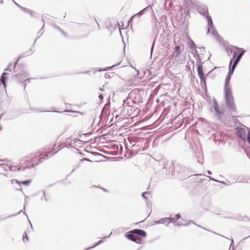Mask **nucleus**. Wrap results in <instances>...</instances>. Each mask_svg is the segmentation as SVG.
<instances>
[{
    "instance_id": "55",
    "label": "nucleus",
    "mask_w": 250,
    "mask_h": 250,
    "mask_svg": "<svg viewBox=\"0 0 250 250\" xmlns=\"http://www.w3.org/2000/svg\"><path fill=\"white\" fill-rule=\"evenodd\" d=\"M207 173H208V174L209 175H211V174H212V172H211V171H210V170H208V171H207Z\"/></svg>"
},
{
    "instance_id": "15",
    "label": "nucleus",
    "mask_w": 250,
    "mask_h": 250,
    "mask_svg": "<svg viewBox=\"0 0 250 250\" xmlns=\"http://www.w3.org/2000/svg\"><path fill=\"white\" fill-rule=\"evenodd\" d=\"M8 73L3 72L0 78V82L2 84L3 86L5 87L6 84V82L7 80V75H8Z\"/></svg>"
},
{
    "instance_id": "19",
    "label": "nucleus",
    "mask_w": 250,
    "mask_h": 250,
    "mask_svg": "<svg viewBox=\"0 0 250 250\" xmlns=\"http://www.w3.org/2000/svg\"><path fill=\"white\" fill-rule=\"evenodd\" d=\"M181 53V47L179 45H176L174 48L173 56L175 58H179Z\"/></svg>"
},
{
    "instance_id": "44",
    "label": "nucleus",
    "mask_w": 250,
    "mask_h": 250,
    "mask_svg": "<svg viewBox=\"0 0 250 250\" xmlns=\"http://www.w3.org/2000/svg\"><path fill=\"white\" fill-rule=\"evenodd\" d=\"M99 98L101 100H102L104 98V96L103 95V94H100L99 96Z\"/></svg>"
},
{
    "instance_id": "60",
    "label": "nucleus",
    "mask_w": 250,
    "mask_h": 250,
    "mask_svg": "<svg viewBox=\"0 0 250 250\" xmlns=\"http://www.w3.org/2000/svg\"><path fill=\"white\" fill-rule=\"evenodd\" d=\"M134 17H133V16L130 18V20H129V21H131L132 20V19L134 18Z\"/></svg>"
},
{
    "instance_id": "16",
    "label": "nucleus",
    "mask_w": 250,
    "mask_h": 250,
    "mask_svg": "<svg viewBox=\"0 0 250 250\" xmlns=\"http://www.w3.org/2000/svg\"><path fill=\"white\" fill-rule=\"evenodd\" d=\"M42 192V195L41 197V201L42 202L47 203L49 200V196L47 195L46 194V192L45 190H42L41 191H39L38 193Z\"/></svg>"
},
{
    "instance_id": "14",
    "label": "nucleus",
    "mask_w": 250,
    "mask_h": 250,
    "mask_svg": "<svg viewBox=\"0 0 250 250\" xmlns=\"http://www.w3.org/2000/svg\"><path fill=\"white\" fill-rule=\"evenodd\" d=\"M135 234L138 235L142 237L145 238L147 234L145 230L139 229H133Z\"/></svg>"
},
{
    "instance_id": "38",
    "label": "nucleus",
    "mask_w": 250,
    "mask_h": 250,
    "mask_svg": "<svg viewBox=\"0 0 250 250\" xmlns=\"http://www.w3.org/2000/svg\"><path fill=\"white\" fill-rule=\"evenodd\" d=\"M192 51H193V52H193V53L195 55H196V56H197L198 57V59H197V61L198 60V59H199V58L201 60V59H200V58H199V55H198V52H197V50L196 49L195 50H192Z\"/></svg>"
},
{
    "instance_id": "12",
    "label": "nucleus",
    "mask_w": 250,
    "mask_h": 250,
    "mask_svg": "<svg viewBox=\"0 0 250 250\" xmlns=\"http://www.w3.org/2000/svg\"><path fill=\"white\" fill-rule=\"evenodd\" d=\"M184 14H185V17L184 18L183 22L187 25L188 23V19L190 18L189 7L186 6L185 7L184 10Z\"/></svg>"
},
{
    "instance_id": "43",
    "label": "nucleus",
    "mask_w": 250,
    "mask_h": 250,
    "mask_svg": "<svg viewBox=\"0 0 250 250\" xmlns=\"http://www.w3.org/2000/svg\"><path fill=\"white\" fill-rule=\"evenodd\" d=\"M219 183H221L223 185H227V186H229V185L227 183H226V182H225L224 181H220V182H219Z\"/></svg>"
},
{
    "instance_id": "41",
    "label": "nucleus",
    "mask_w": 250,
    "mask_h": 250,
    "mask_svg": "<svg viewBox=\"0 0 250 250\" xmlns=\"http://www.w3.org/2000/svg\"><path fill=\"white\" fill-rule=\"evenodd\" d=\"M5 71H11V68L7 66L5 69Z\"/></svg>"
},
{
    "instance_id": "32",
    "label": "nucleus",
    "mask_w": 250,
    "mask_h": 250,
    "mask_svg": "<svg viewBox=\"0 0 250 250\" xmlns=\"http://www.w3.org/2000/svg\"><path fill=\"white\" fill-rule=\"evenodd\" d=\"M9 168L11 171H16L17 170H20L21 169L20 167L18 168L17 166H11L10 167H9Z\"/></svg>"
},
{
    "instance_id": "26",
    "label": "nucleus",
    "mask_w": 250,
    "mask_h": 250,
    "mask_svg": "<svg viewBox=\"0 0 250 250\" xmlns=\"http://www.w3.org/2000/svg\"><path fill=\"white\" fill-rule=\"evenodd\" d=\"M114 74V72L106 73L105 74L104 77L106 79H110L113 76Z\"/></svg>"
},
{
    "instance_id": "33",
    "label": "nucleus",
    "mask_w": 250,
    "mask_h": 250,
    "mask_svg": "<svg viewBox=\"0 0 250 250\" xmlns=\"http://www.w3.org/2000/svg\"><path fill=\"white\" fill-rule=\"evenodd\" d=\"M148 193V192L146 191V192H144L142 193V197L146 200L147 204H148L147 200H148V199L147 197H146L145 196V194H147Z\"/></svg>"
},
{
    "instance_id": "29",
    "label": "nucleus",
    "mask_w": 250,
    "mask_h": 250,
    "mask_svg": "<svg viewBox=\"0 0 250 250\" xmlns=\"http://www.w3.org/2000/svg\"><path fill=\"white\" fill-rule=\"evenodd\" d=\"M135 241H134L133 242H134L137 244H141L143 243V241L142 239L141 238L135 237Z\"/></svg>"
},
{
    "instance_id": "9",
    "label": "nucleus",
    "mask_w": 250,
    "mask_h": 250,
    "mask_svg": "<svg viewBox=\"0 0 250 250\" xmlns=\"http://www.w3.org/2000/svg\"><path fill=\"white\" fill-rule=\"evenodd\" d=\"M208 30H207V33H209L210 32V30L211 34L214 36L215 37H218L219 34L217 31V30L215 29V27L213 25L212 20L209 18L208 21Z\"/></svg>"
},
{
    "instance_id": "64",
    "label": "nucleus",
    "mask_w": 250,
    "mask_h": 250,
    "mask_svg": "<svg viewBox=\"0 0 250 250\" xmlns=\"http://www.w3.org/2000/svg\"><path fill=\"white\" fill-rule=\"evenodd\" d=\"M15 4L16 5H17L18 7H19V5H19V4H18L17 2H16Z\"/></svg>"
},
{
    "instance_id": "49",
    "label": "nucleus",
    "mask_w": 250,
    "mask_h": 250,
    "mask_svg": "<svg viewBox=\"0 0 250 250\" xmlns=\"http://www.w3.org/2000/svg\"><path fill=\"white\" fill-rule=\"evenodd\" d=\"M154 44H155V42H153L152 45V46H151V52H152L153 51V47H154Z\"/></svg>"
},
{
    "instance_id": "58",
    "label": "nucleus",
    "mask_w": 250,
    "mask_h": 250,
    "mask_svg": "<svg viewBox=\"0 0 250 250\" xmlns=\"http://www.w3.org/2000/svg\"><path fill=\"white\" fill-rule=\"evenodd\" d=\"M8 67L10 68L11 66H12V63H9L8 65Z\"/></svg>"
},
{
    "instance_id": "31",
    "label": "nucleus",
    "mask_w": 250,
    "mask_h": 250,
    "mask_svg": "<svg viewBox=\"0 0 250 250\" xmlns=\"http://www.w3.org/2000/svg\"><path fill=\"white\" fill-rule=\"evenodd\" d=\"M247 129L248 130V133L247 134V141H248V143L250 145V128L247 127Z\"/></svg>"
},
{
    "instance_id": "48",
    "label": "nucleus",
    "mask_w": 250,
    "mask_h": 250,
    "mask_svg": "<svg viewBox=\"0 0 250 250\" xmlns=\"http://www.w3.org/2000/svg\"><path fill=\"white\" fill-rule=\"evenodd\" d=\"M39 38V37H38V38H37L36 39V40H35V41H34V43H33V45L32 46V47H33L34 46V45H35L36 42L37 40Z\"/></svg>"
},
{
    "instance_id": "18",
    "label": "nucleus",
    "mask_w": 250,
    "mask_h": 250,
    "mask_svg": "<svg viewBox=\"0 0 250 250\" xmlns=\"http://www.w3.org/2000/svg\"><path fill=\"white\" fill-rule=\"evenodd\" d=\"M52 151H48L47 153H45L44 154H42L41 155V157L40 158V159H39V162L36 163V165H38V164L42 163V162L43 160H46V159H48L49 158L48 155H49V154H51L52 153Z\"/></svg>"
},
{
    "instance_id": "17",
    "label": "nucleus",
    "mask_w": 250,
    "mask_h": 250,
    "mask_svg": "<svg viewBox=\"0 0 250 250\" xmlns=\"http://www.w3.org/2000/svg\"><path fill=\"white\" fill-rule=\"evenodd\" d=\"M17 79H18L19 80V82L20 83H24V89H25L26 85L27 84L30 82V80L31 79H27L25 80H23V79H21V75L20 74H17L15 75Z\"/></svg>"
},
{
    "instance_id": "10",
    "label": "nucleus",
    "mask_w": 250,
    "mask_h": 250,
    "mask_svg": "<svg viewBox=\"0 0 250 250\" xmlns=\"http://www.w3.org/2000/svg\"><path fill=\"white\" fill-rule=\"evenodd\" d=\"M163 170L166 169V174L169 175L170 173L171 174H175L174 173V165L172 162H167L165 166L163 167Z\"/></svg>"
},
{
    "instance_id": "46",
    "label": "nucleus",
    "mask_w": 250,
    "mask_h": 250,
    "mask_svg": "<svg viewBox=\"0 0 250 250\" xmlns=\"http://www.w3.org/2000/svg\"><path fill=\"white\" fill-rule=\"evenodd\" d=\"M62 149V147H61L60 148H59V150H58V151H56V152H55L53 153L52 154V155H51V156H53V155H54V154H55L57 153H58V152L59 151L61 150Z\"/></svg>"
},
{
    "instance_id": "34",
    "label": "nucleus",
    "mask_w": 250,
    "mask_h": 250,
    "mask_svg": "<svg viewBox=\"0 0 250 250\" xmlns=\"http://www.w3.org/2000/svg\"><path fill=\"white\" fill-rule=\"evenodd\" d=\"M65 37H68L67 34L62 29H61L60 31Z\"/></svg>"
},
{
    "instance_id": "53",
    "label": "nucleus",
    "mask_w": 250,
    "mask_h": 250,
    "mask_svg": "<svg viewBox=\"0 0 250 250\" xmlns=\"http://www.w3.org/2000/svg\"><path fill=\"white\" fill-rule=\"evenodd\" d=\"M15 182H16V183H17V184H21V183H20V182H21V181H18V180H17V179H15Z\"/></svg>"
},
{
    "instance_id": "51",
    "label": "nucleus",
    "mask_w": 250,
    "mask_h": 250,
    "mask_svg": "<svg viewBox=\"0 0 250 250\" xmlns=\"http://www.w3.org/2000/svg\"><path fill=\"white\" fill-rule=\"evenodd\" d=\"M111 234H112V232H111V233L109 234V235L104 237V239H105V238H109V237L110 236V235H111Z\"/></svg>"
},
{
    "instance_id": "52",
    "label": "nucleus",
    "mask_w": 250,
    "mask_h": 250,
    "mask_svg": "<svg viewBox=\"0 0 250 250\" xmlns=\"http://www.w3.org/2000/svg\"><path fill=\"white\" fill-rule=\"evenodd\" d=\"M193 224H195V225H196L197 227H199V228H203V229H206L205 228H204L203 227H201L200 225L196 224L194 222V223H193Z\"/></svg>"
},
{
    "instance_id": "59",
    "label": "nucleus",
    "mask_w": 250,
    "mask_h": 250,
    "mask_svg": "<svg viewBox=\"0 0 250 250\" xmlns=\"http://www.w3.org/2000/svg\"><path fill=\"white\" fill-rule=\"evenodd\" d=\"M99 90H100V91H104V88H103V87H102H102H101V88H100Z\"/></svg>"
},
{
    "instance_id": "3",
    "label": "nucleus",
    "mask_w": 250,
    "mask_h": 250,
    "mask_svg": "<svg viewBox=\"0 0 250 250\" xmlns=\"http://www.w3.org/2000/svg\"><path fill=\"white\" fill-rule=\"evenodd\" d=\"M242 49H243L245 51V53L246 51L243 48H240L237 46L232 45L227 46L225 47V50L229 56L232 54V57L230 59L229 61V65H231L233 64L237 56L242 52Z\"/></svg>"
},
{
    "instance_id": "47",
    "label": "nucleus",
    "mask_w": 250,
    "mask_h": 250,
    "mask_svg": "<svg viewBox=\"0 0 250 250\" xmlns=\"http://www.w3.org/2000/svg\"><path fill=\"white\" fill-rule=\"evenodd\" d=\"M39 38V37H38V38H37L36 39V40H35V41H34V43H33V45L32 46V47H33L34 46V45H35L36 42L37 40Z\"/></svg>"
},
{
    "instance_id": "35",
    "label": "nucleus",
    "mask_w": 250,
    "mask_h": 250,
    "mask_svg": "<svg viewBox=\"0 0 250 250\" xmlns=\"http://www.w3.org/2000/svg\"><path fill=\"white\" fill-rule=\"evenodd\" d=\"M53 27L54 28L59 30V31H60V30L62 29L59 26H58L56 24H54L53 25Z\"/></svg>"
},
{
    "instance_id": "25",
    "label": "nucleus",
    "mask_w": 250,
    "mask_h": 250,
    "mask_svg": "<svg viewBox=\"0 0 250 250\" xmlns=\"http://www.w3.org/2000/svg\"><path fill=\"white\" fill-rule=\"evenodd\" d=\"M19 7L23 12L28 13L29 12H31V10L25 7H22L21 5H19Z\"/></svg>"
},
{
    "instance_id": "62",
    "label": "nucleus",
    "mask_w": 250,
    "mask_h": 250,
    "mask_svg": "<svg viewBox=\"0 0 250 250\" xmlns=\"http://www.w3.org/2000/svg\"><path fill=\"white\" fill-rule=\"evenodd\" d=\"M3 2V0H0V3H2Z\"/></svg>"
},
{
    "instance_id": "24",
    "label": "nucleus",
    "mask_w": 250,
    "mask_h": 250,
    "mask_svg": "<svg viewBox=\"0 0 250 250\" xmlns=\"http://www.w3.org/2000/svg\"><path fill=\"white\" fill-rule=\"evenodd\" d=\"M167 218L168 219V222H167V224L166 225V226H168L169 223H174L175 224L176 220H175L174 218L171 217Z\"/></svg>"
},
{
    "instance_id": "23",
    "label": "nucleus",
    "mask_w": 250,
    "mask_h": 250,
    "mask_svg": "<svg viewBox=\"0 0 250 250\" xmlns=\"http://www.w3.org/2000/svg\"><path fill=\"white\" fill-rule=\"evenodd\" d=\"M190 223H194L193 221H189V223L187 224H182V223H175L174 226H177V227H181V226H187L189 225Z\"/></svg>"
},
{
    "instance_id": "6",
    "label": "nucleus",
    "mask_w": 250,
    "mask_h": 250,
    "mask_svg": "<svg viewBox=\"0 0 250 250\" xmlns=\"http://www.w3.org/2000/svg\"><path fill=\"white\" fill-rule=\"evenodd\" d=\"M196 10L200 15L203 16L208 21L209 18L212 19L211 16L208 14V7L204 4H200L196 5Z\"/></svg>"
},
{
    "instance_id": "20",
    "label": "nucleus",
    "mask_w": 250,
    "mask_h": 250,
    "mask_svg": "<svg viewBox=\"0 0 250 250\" xmlns=\"http://www.w3.org/2000/svg\"><path fill=\"white\" fill-rule=\"evenodd\" d=\"M167 222H168V218L165 217L160 219L158 221H155V223L156 224H165L166 225L167 224Z\"/></svg>"
},
{
    "instance_id": "42",
    "label": "nucleus",
    "mask_w": 250,
    "mask_h": 250,
    "mask_svg": "<svg viewBox=\"0 0 250 250\" xmlns=\"http://www.w3.org/2000/svg\"><path fill=\"white\" fill-rule=\"evenodd\" d=\"M63 112H69V113H72V112H75L74 111L71 110H66L63 111Z\"/></svg>"
},
{
    "instance_id": "36",
    "label": "nucleus",
    "mask_w": 250,
    "mask_h": 250,
    "mask_svg": "<svg viewBox=\"0 0 250 250\" xmlns=\"http://www.w3.org/2000/svg\"><path fill=\"white\" fill-rule=\"evenodd\" d=\"M208 177L209 178V180H211V181H214V182H217V183L220 182V181H219L218 180H216V179H215V178H213L212 177L208 176Z\"/></svg>"
},
{
    "instance_id": "13",
    "label": "nucleus",
    "mask_w": 250,
    "mask_h": 250,
    "mask_svg": "<svg viewBox=\"0 0 250 250\" xmlns=\"http://www.w3.org/2000/svg\"><path fill=\"white\" fill-rule=\"evenodd\" d=\"M135 233L134 232V230L133 229L132 230H131L128 232H127L125 235V236L128 240L131 241H135V236L134 235Z\"/></svg>"
},
{
    "instance_id": "1",
    "label": "nucleus",
    "mask_w": 250,
    "mask_h": 250,
    "mask_svg": "<svg viewBox=\"0 0 250 250\" xmlns=\"http://www.w3.org/2000/svg\"><path fill=\"white\" fill-rule=\"evenodd\" d=\"M245 54V51L243 49H242V52L241 53L238 55L233 64L231 65H229V72L228 75L226 78L225 84H224V90H231V87L229 85L230 80L231 77L232 75L233 74L235 69L236 68L237 64L240 61L241 58Z\"/></svg>"
},
{
    "instance_id": "63",
    "label": "nucleus",
    "mask_w": 250,
    "mask_h": 250,
    "mask_svg": "<svg viewBox=\"0 0 250 250\" xmlns=\"http://www.w3.org/2000/svg\"><path fill=\"white\" fill-rule=\"evenodd\" d=\"M250 236H250H248V237H247L244 238L243 239H244V240H245V239H246L247 238H248V237H249Z\"/></svg>"
},
{
    "instance_id": "54",
    "label": "nucleus",
    "mask_w": 250,
    "mask_h": 250,
    "mask_svg": "<svg viewBox=\"0 0 250 250\" xmlns=\"http://www.w3.org/2000/svg\"><path fill=\"white\" fill-rule=\"evenodd\" d=\"M46 112H54L61 113V112L57 111H46Z\"/></svg>"
},
{
    "instance_id": "8",
    "label": "nucleus",
    "mask_w": 250,
    "mask_h": 250,
    "mask_svg": "<svg viewBox=\"0 0 250 250\" xmlns=\"http://www.w3.org/2000/svg\"><path fill=\"white\" fill-rule=\"evenodd\" d=\"M235 134L237 138L243 142L247 141L246 132L245 129L241 127H236L235 128Z\"/></svg>"
},
{
    "instance_id": "22",
    "label": "nucleus",
    "mask_w": 250,
    "mask_h": 250,
    "mask_svg": "<svg viewBox=\"0 0 250 250\" xmlns=\"http://www.w3.org/2000/svg\"><path fill=\"white\" fill-rule=\"evenodd\" d=\"M118 64H115V65H113L112 66H108V67H106L104 68H103V69H101L100 68L99 69H98L97 71H99V72H101V71H107V70H110L111 69V68L115 66H117L118 65Z\"/></svg>"
},
{
    "instance_id": "57",
    "label": "nucleus",
    "mask_w": 250,
    "mask_h": 250,
    "mask_svg": "<svg viewBox=\"0 0 250 250\" xmlns=\"http://www.w3.org/2000/svg\"><path fill=\"white\" fill-rule=\"evenodd\" d=\"M28 221H29V223H30V226H31V229H33V227H32V225L31 223L30 222V220H28Z\"/></svg>"
},
{
    "instance_id": "2",
    "label": "nucleus",
    "mask_w": 250,
    "mask_h": 250,
    "mask_svg": "<svg viewBox=\"0 0 250 250\" xmlns=\"http://www.w3.org/2000/svg\"><path fill=\"white\" fill-rule=\"evenodd\" d=\"M224 91L225 102L227 108L229 112H236L237 109L231 90L228 89L224 90Z\"/></svg>"
},
{
    "instance_id": "40",
    "label": "nucleus",
    "mask_w": 250,
    "mask_h": 250,
    "mask_svg": "<svg viewBox=\"0 0 250 250\" xmlns=\"http://www.w3.org/2000/svg\"><path fill=\"white\" fill-rule=\"evenodd\" d=\"M34 11L31 10V12H29L28 14H29L31 17H34Z\"/></svg>"
},
{
    "instance_id": "5",
    "label": "nucleus",
    "mask_w": 250,
    "mask_h": 250,
    "mask_svg": "<svg viewBox=\"0 0 250 250\" xmlns=\"http://www.w3.org/2000/svg\"><path fill=\"white\" fill-rule=\"evenodd\" d=\"M182 173L186 177H189V174L192 173V169L190 167H186L181 164H177L174 165V173Z\"/></svg>"
},
{
    "instance_id": "56",
    "label": "nucleus",
    "mask_w": 250,
    "mask_h": 250,
    "mask_svg": "<svg viewBox=\"0 0 250 250\" xmlns=\"http://www.w3.org/2000/svg\"><path fill=\"white\" fill-rule=\"evenodd\" d=\"M93 154L94 155L96 156V155H100L99 153H98V152H94L93 153Z\"/></svg>"
},
{
    "instance_id": "39",
    "label": "nucleus",
    "mask_w": 250,
    "mask_h": 250,
    "mask_svg": "<svg viewBox=\"0 0 250 250\" xmlns=\"http://www.w3.org/2000/svg\"><path fill=\"white\" fill-rule=\"evenodd\" d=\"M89 72V71H80L78 72V74H87Z\"/></svg>"
},
{
    "instance_id": "61",
    "label": "nucleus",
    "mask_w": 250,
    "mask_h": 250,
    "mask_svg": "<svg viewBox=\"0 0 250 250\" xmlns=\"http://www.w3.org/2000/svg\"><path fill=\"white\" fill-rule=\"evenodd\" d=\"M200 49L201 50V51H202L203 50H205V48L204 47H201V48H200Z\"/></svg>"
},
{
    "instance_id": "28",
    "label": "nucleus",
    "mask_w": 250,
    "mask_h": 250,
    "mask_svg": "<svg viewBox=\"0 0 250 250\" xmlns=\"http://www.w3.org/2000/svg\"><path fill=\"white\" fill-rule=\"evenodd\" d=\"M25 240H26L27 241L29 240V238L27 236V234L26 231H25L22 235V240L24 242H25Z\"/></svg>"
},
{
    "instance_id": "30",
    "label": "nucleus",
    "mask_w": 250,
    "mask_h": 250,
    "mask_svg": "<svg viewBox=\"0 0 250 250\" xmlns=\"http://www.w3.org/2000/svg\"><path fill=\"white\" fill-rule=\"evenodd\" d=\"M145 9H146V8H144V9H142V10H141L140 11H139V12H138L137 13L134 14L133 15V17H135L136 16H141V15H142L143 14Z\"/></svg>"
},
{
    "instance_id": "37",
    "label": "nucleus",
    "mask_w": 250,
    "mask_h": 250,
    "mask_svg": "<svg viewBox=\"0 0 250 250\" xmlns=\"http://www.w3.org/2000/svg\"><path fill=\"white\" fill-rule=\"evenodd\" d=\"M180 218H181V215H180V214H179V213H177V214H176L175 215V218H175V220H176V221H177V220H179Z\"/></svg>"
},
{
    "instance_id": "7",
    "label": "nucleus",
    "mask_w": 250,
    "mask_h": 250,
    "mask_svg": "<svg viewBox=\"0 0 250 250\" xmlns=\"http://www.w3.org/2000/svg\"><path fill=\"white\" fill-rule=\"evenodd\" d=\"M213 109L215 111V116H216L218 120L221 121V116L225 114V110L220 109L218 102L217 100L215 98H214L213 100Z\"/></svg>"
},
{
    "instance_id": "21",
    "label": "nucleus",
    "mask_w": 250,
    "mask_h": 250,
    "mask_svg": "<svg viewBox=\"0 0 250 250\" xmlns=\"http://www.w3.org/2000/svg\"><path fill=\"white\" fill-rule=\"evenodd\" d=\"M189 46L190 48V49L192 50H195L196 48V45L195 43L194 42L191 40L190 39V40L188 42Z\"/></svg>"
},
{
    "instance_id": "27",
    "label": "nucleus",
    "mask_w": 250,
    "mask_h": 250,
    "mask_svg": "<svg viewBox=\"0 0 250 250\" xmlns=\"http://www.w3.org/2000/svg\"><path fill=\"white\" fill-rule=\"evenodd\" d=\"M31 182V180L29 179L25 181H21V184L25 185V186H28L29 185L30 183Z\"/></svg>"
},
{
    "instance_id": "11",
    "label": "nucleus",
    "mask_w": 250,
    "mask_h": 250,
    "mask_svg": "<svg viewBox=\"0 0 250 250\" xmlns=\"http://www.w3.org/2000/svg\"><path fill=\"white\" fill-rule=\"evenodd\" d=\"M33 53V51H32V48H31L28 51H27V52H24L22 54H21L19 57H18V58L17 59V61H15L14 63V64H13V67H14V72L15 73L16 71H15V69L16 67V65L17 64V63L18 62V61L21 58L24 57L25 56H30L31 55H32Z\"/></svg>"
},
{
    "instance_id": "50",
    "label": "nucleus",
    "mask_w": 250,
    "mask_h": 250,
    "mask_svg": "<svg viewBox=\"0 0 250 250\" xmlns=\"http://www.w3.org/2000/svg\"><path fill=\"white\" fill-rule=\"evenodd\" d=\"M231 243H230V248L233 245V240L232 238H231Z\"/></svg>"
},
{
    "instance_id": "4",
    "label": "nucleus",
    "mask_w": 250,
    "mask_h": 250,
    "mask_svg": "<svg viewBox=\"0 0 250 250\" xmlns=\"http://www.w3.org/2000/svg\"><path fill=\"white\" fill-rule=\"evenodd\" d=\"M203 62H202L201 60L199 58L196 62L197 71L201 83L202 84V87L207 90L206 77L203 73Z\"/></svg>"
},
{
    "instance_id": "45",
    "label": "nucleus",
    "mask_w": 250,
    "mask_h": 250,
    "mask_svg": "<svg viewBox=\"0 0 250 250\" xmlns=\"http://www.w3.org/2000/svg\"><path fill=\"white\" fill-rule=\"evenodd\" d=\"M82 161H89V162H91V161L89 159V158H83Z\"/></svg>"
}]
</instances>
